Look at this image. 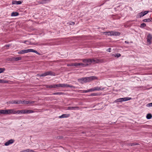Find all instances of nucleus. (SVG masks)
Returning a JSON list of instances; mask_svg holds the SVG:
<instances>
[{"instance_id":"473e14b6","label":"nucleus","mask_w":152,"mask_h":152,"mask_svg":"<svg viewBox=\"0 0 152 152\" xmlns=\"http://www.w3.org/2000/svg\"><path fill=\"white\" fill-rule=\"evenodd\" d=\"M1 114H4V110H0V115Z\"/></svg>"},{"instance_id":"aec40b11","label":"nucleus","mask_w":152,"mask_h":152,"mask_svg":"<svg viewBox=\"0 0 152 152\" xmlns=\"http://www.w3.org/2000/svg\"><path fill=\"white\" fill-rule=\"evenodd\" d=\"M16 114H25V110H16Z\"/></svg>"},{"instance_id":"de8ad7c7","label":"nucleus","mask_w":152,"mask_h":152,"mask_svg":"<svg viewBox=\"0 0 152 152\" xmlns=\"http://www.w3.org/2000/svg\"><path fill=\"white\" fill-rule=\"evenodd\" d=\"M27 42L26 41H25L24 42V43H26V42Z\"/></svg>"},{"instance_id":"c85d7f7f","label":"nucleus","mask_w":152,"mask_h":152,"mask_svg":"<svg viewBox=\"0 0 152 152\" xmlns=\"http://www.w3.org/2000/svg\"><path fill=\"white\" fill-rule=\"evenodd\" d=\"M63 94V93L61 92H57V93H55L53 94L54 95H61Z\"/></svg>"},{"instance_id":"2eb2a0df","label":"nucleus","mask_w":152,"mask_h":152,"mask_svg":"<svg viewBox=\"0 0 152 152\" xmlns=\"http://www.w3.org/2000/svg\"><path fill=\"white\" fill-rule=\"evenodd\" d=\"M88 65V64H83L82 63H77V66H80L81 67H84L87 66Z\"/></svg>"},{"instance_id":"6ab92c4d","label":"nucleus","mask_w":152,"mask_h":152,"mask_svg":"<svg viewBox=\"0 0 152 152\" xmlns=\"http://www.w3.org/2000/svg\"><path fill=\"white\" fill-rule=\"evenodd\" d=\"M68 110H76L79 109L78 107H68L67 108Z\"/></svg>"},{"instance_id":"c756f323","label":"nucleus","mask_w":152,"mask_h":152,"mask_svg":"<svg viewBox=\"0 0 152 152\" xmlns=\"http://www.w3.org/2000/svg\"><path fill=\"white\" fill-rule=\"evenodd\" d=\"M138 144L137 143H131L128 144V146H134L137 145Z\"/></svg>"},{"instance_id":"b1692460","label":"nucleus","mask_w":152,"mask_h":152,"mask_svg":"<svg viewBox=\"0 0 152 152\" xmlns=\"http://www.w3.org/2000/svg\"><path fill=\"white\" fill-rule=\"evenodd\" d=\"M18 15L19 13L17 12H13L11 13V16H15Z\"/></svg>"},{"instance_id":"a211bd4d","label":"nucleus","mask_w":152,"mask_h":152,"mask_svg":"<svg viewBox=\"0 0 152 152\" xmlns=\"http://www.w3.org/2000/svg\"><path fill=\"white\" fill-rule=\"evenodd\" d=\"M46 72L47 75L55 76V73L51 71H48Z\"/></svg>"},{"instance_id":"a19ab883","label":"nucleus","mask_w":152,"mask_h":152,"mask_svg":"<svg viewBox=\"0 0 152 152\" xmlns=\"http://www.w3.org/2000/svg\"><path fill=\"white\" fill-rule=\"evenodd\" d=\"M59 87H61L63 88V84H58Z\"/></svg>"},{"instance_id":"a878e982","label":"nucleus","mask_w":152,"mask_h":152,"mask_svg":"<svg viewBox=\"0 0 152 152\" xmlns=\"http://www.w3.org/2000/svg\"><path fill=\"white\" fill-rule=\"evenodd\" d=\"M142 21L143 22H151V20L150 18H148V19H144L142 20Z\"/></svg>"},{"instance_id":"c9c22d12","label":"nucleus","mask_w":152,"mask_h":152,"mask_svg":"<svg viewBox=\"0 0 152 152\" xmlns=\"http://www.w3.org/2000/svg\"><path fill=\"white\" fill-rule=\"evenodd\" d=\"M146 26V24L144 23H143L141 24L140 27L141 28H143L145 27Z\"/></svg>"},{"instance_id":"0eeeda50","label":"nucleus","mask_w":152,"mask_h":152,"mask_svg":"<svg viewBox=\"0 0 152 152\" xmlns=\"http://www.w3.org/2000/svg\"><path fill=\"white\" fill-rule=\"evenodd\" d=\"M105 87H103L102 86H96L91 88V92L95 91H102L104 90Z\"/></svg>"},{"instance_id":"8fccbe9b","label":"nucleus","mask_w":152,"mask_h":152,"mask_svg":"<svg viewBox=\"0 0 152 152\" xmlns=\"http://www.w3.org/2000/svg\"><path fill=\"white\" fill-rule=\"evenodd\" d=\"M76 60H77L76 59H75V60H75V61H76Z\"/></svg>"},{"instance_id":"9d476101","label":"nucleus","mask_w":152,"mask_h":152,"mask_svg":"<svg viewBox=\"0 0 152 152\" xmlns=\"http://www.w3.org/2000/svg\"><path fill=\"white\" fill-rule=\"evenodd\" d=\"M149 11H145L143 12H142L138 14L139 17L141 18V17L147 14L148 13Z\"/></svg>"},{"instance_id":"dca6fc26","label":"nucleus","mask_w":152,"mask_h":152,"mask_svg":"<svg viewBox=\"0 0 152 152\" xmlns=\"http://www.w3.org/2000/svg\"><path fill=\"white\" fill-rule=\"evenodd\" d=\"M70 114H64L61 115H60L59 116V118H68Z\"/></svg>"},{"instance_id":"58836bf2","label":"nucleus","mask_w":152,"mask_h":152,"mask_svg":"<svg viewBox=\"0 0 152 152\" xmlns=\"http://www.w3.org/2000/svg\"><path fill=\"white\" fill-rule=\"evenodd\" d=\"M8 81H7V80H2L1 83H8Z\"/></svg>"},{"instance_id":"a18cd8bd","label":"nucleus","mask_w":152,"mask_h":152,"mask_svg":"<svg viewBox=\"0 0 152 152\" xmlns=\"http://www.w3.org/2000/svg\"><path fill=\"white\" fill-rule=\"evenodd\" d=\"M125 42L126 43H127V44H129V42L127 41H126Z\"/></svg>"},{"instance_id":"6e6552de","label":"nucleus","mask_w":152,"mask_h":152,"mask_svg":"<svg viewBox=\"0 0 152 152\" xmlns=\"http://www.w3.org/2000/svg\"><path fill=\"white\" fill-rule=\"evenodd\" d=\"M7 104H22L23 102H22V101L19 100H13L11 101H9L7 102Z\"/></svg>"},{"instance_id":"20e7f679","label":"nucleus","mask_w":152,"mask_h":152,"mask_svg":"<svg viewBox=\"0 0 152 152\" xmlns=\"http://www.w3.org/2000/svg\"><path fill=\"white\" fill-rule=\"evenodd\" d=\"M90 59L91 60L90 64L92 63L93 64L102 63L104 61L103 59H98L97 58Z\"/></svg>"},{"instance_id":"f3484780","label":"nucleus","mask_w":152,"mask_h":152,"mask_svg":"<svg viewBox=\"0 0 152 152\" xmlns=\"http://www.w3.org/2000/svg\"><path fill=\"white\" fill-rule=\"evenodd\" d=\"M22 4V2L20 1H13L12 2V4Z\"/></svg>"},{"instance_id":"ddd939ff","label":"nucleus","mask_w":152,"mask_h":152,"mask_svg":"<svg viewBox=\"0 0 152 152\" xmlns=\"http://www.w3.org/2000/svg\"><path fill=\"white\" fill-rule=\"evenodd\" d=\"M82 60L83 62L84 63H86V64H88V65L89 64H90V62L91 60L90 59H80Z\"/></svg>"},{"instance_id":"7c9ffc66","label":"nucleus","mask_w":152,"mask_h":152,"mask_svg":"<svg viewBox=\"0 0 152 152\" xmlns=\"http://www.w3.org/2000/svg\"><path fill=\"white\" fill-rule=\"evenodd\" d=\"M50 0H43L42 1V3L43 4H45L50 1Z\"/></svg>"},{"instance_id":"ea45409f","label":"nucleus","mask_w":152,"mask_h":152,"mask_svg":"<svg viewBox=\"0 0 152 152\" xmlns=\"http://www.w3.org/2000/svg\"><path fill=\"white\" fill-rule=\"evenodd\" d=\"M15 59V57H12L11 58V60L12 61H16Z\"/></svg>"},{"instance_id":"79ce46f5","label":"nucleus","mask_w":152,"mask_h":152,"mask_svg":"<svg viewBox=\"0 0 152 152\" xmlns=\"http://www.w3.org/2000/svg\"><path fill=\"white\" fill-rule=\"evenodd\" d=\"M111 48H109L106 51L110 52H111Z\"/></svg>"},{"instance_id":"423d86ee","label":"nucleus","mask_w":152,"mask_h":152,"mask_svg":"<svg viewBox=\"0 0 152 152\" xmlns=\"http://www.w3.org/2000/svg\"><path fill=\"white\" fill-rule=\"evenodd\" d=\"M132 99L131 97H126L117 99L115 101L116 102H122L130 100Z\"/></svg>"},{"instance_id":"4be33fe9","label":"nucleus","mask_w":152,"mask_h":152,"mask_svg":"<svg viewBox=\"0 0 152 152\" xmlns=\"http://www.w3.org/2000/svg\"><path fill=\"white\" fill-rule=\"evenodd\" d=\"M67 66H77V63L69 64H67Z\"/></svg>"},{"instance_id":"bb28decb","label":"nucleus","mask_w":152,"mask_h":152,"mask_svg":"<svg viewBox=\"0 0 152 152\" xmlns=\"http://www.w3.org/2000/svg\"><path fill=\"white\" fill-rule=\"evenodd\" d=\"M88 92H91V88L87 90H84L83 91V93H86Z\"/></svg>"},{"instance_id":"49530a36","label":"nucleus","mask_w":152,"mask_h":152,"mask_svg":"<svg viewBox=\"0 0 152 152\" xmlns=\"http://www.w3.org/2000/svg\"><path fill=\"white\" fill-rule=\"evenodd\" d=\"M2 80H0V83H2Z\"/></svg>"},{"instance_id":"393cba45","label":"nucleus","mask_w":152,"mask_h":152,"mask_svg":"<svg viewBox=\"0 0 152 152\" xmlns=\"http://www.w3.org/2000/svg\"><path fill=\"white\" fill-rule=\"evenodd\" d=\"M152 117V115L151 114H148L146 115V118L148 119H150Z\"/></svg>"},{"instance_id":"e433bc0d","label":"nucleus","mask_w":152,"mask_h":152,"mask_svg":"<svg viewBox=\"0 0 152 152\" xmlns=\"http://www.w3.org/2000/svg\"><path fill=\"white\" fill-rule=\"evenodd\" d=\"M22 59V58L21 57H16L15 58V61H19V60H21Z\"/></svg>"},{"instance_id":"4468645a","label":"nucleus","mask_w":152,"mask_h":152,"mask_svg":"<svg viewBox=\"0 0 152 152\" xmlns=\"http://www.w3.org/2000/svg\"><path fill=\"white\" fill-rule=\"evenodd\" d=\"M22 102H23V104H30L32 105L35 102L34 101H25L24 100L22 101Z\"/></svg>"},{"instance_id":"f8f14e48","label":"nucleus","mask_w":152,"mask_h":152,"mask_svg":"<svg viewBox=\"0 0 152 152\" xmlns=\"http://www.w3.org/2000/svg\"><path fill=\"white\" fill-rule=\"evenodd\" d=\"M14 142V140L12 139H11L10 140H9L8 141L6 142L5 144L4 145L5 146H8L9 145H10L11 144H12Z\"/></svg>"},{"instance_id":"4c0bfd02","label":"nucleus","mask_w":152,"mask_h":152,"mask_svg":"<svg viewBox=\"0 0 152 152\" xmlns=\"http://www.w3.org/2000/svg\"><path fill=\"white\" fill-rule=\"evenodd\" d=\"M121 56V54L120 53H118L115 54V57L118 58Z\"/></svg>"},{"instance_id":"f257e3e1","label":"nucleus","mask_w":152,"mask_h":152,"mask_svg":"<svg viewBox=\"0 0 152 152\" xmlns=\"http://www.w3.org/2000/svg\"><path fill=\"white\" fill-rule=\"evenodd\" d=\"M94 77H83L78 79V81L82 83L89 82L94 79Z\"/></svg>"},{"instance_id":"cd10ccee","label":"nucleus","mask_w":152,"mask_h":152,"mask_svg":"<svg viewBox=\"0 0 152 152\" xmlns=\"http://www.w3.org/2000/svg\"><path fill=\"white\" fill-rule=\"evenodd\" d=\"M47 88H55V84L51 85L48 86Z\"/></svg>"},{"instance_id":"2f4dec72","label":"nucleus","mask_w":152,"mask_h":152,"mask_svg":"<svg viewBox=\"0 0 152 152\" xmlns=\"http://www.w3.org/2000/svg\"><path fill=\"white\" fill-rule=\"evenodd\" d=\"M5 70L4 68H0V73L3 72Z\"/></svg>"},{"instance_id":"5701e85b","label":"nucleus","mask_w":152,"mask_h":152,"mask_svg":"<svg viewBox=\"0 0 152 152\" xmlns=\"http://www.w3.org/2000/svg\"><path fill=\"white\" fill-rule=\"evenodd\" d=\"M37 76H39L40 77H45V76H47L46 72H45L44 73L42 74H37Z\"/></svg>"},{"instance_id":"37998d69","label":"nucleus","mask_w":152,"mask_h":152,"mask_svg":"<svg viewBox=\"0 0 152 152\" xmlns=\"http://www.w3.org/2000/svg\"><path fill=\"white\" fill-rule=\"evenodd\" d=\"M55 88L56 87H59L58 84H55Z\"/></svg>"},{"instance_id":"9b49d317","label":"nucleus","mask_w":152,"mask_h":152,"mask_svg":"<svg viewBox=\"0 0 152 152\" xmlns=\"http://www.w3.org/2000/svg\"><path fill=\"white\" fill-rule=\"evenodd\" d=\"M63 88H67V87H69L70 88H73L74 89L75 88V87L73 86L69 85L67 84H63Z\"/></svg>"},{"instance_id":"c03bdc74","label":"nucleus","mask_w":152,"mask_h":152,"mask_svg":"<svg viewBox=\"0 0 152 152\" xmlns=\"http://www.w3.org/2000/svg\"><path fill=\"white\" fill-rule=\"evenodd\" d=\"M75 23L74 22H71L70 23V25H74Z\"/></svg>"},{"instance_id":"f704fd0d","label":"nucleus","mask_w":152,"mask_h":152,"mask_svg":"<svg viewBox=\"0 0 152 152\" xmlns=\"http://www.w3.org/2000/svg\"><path fill=\"white\" fill-rule=\"evenodd\" d=\"M146 106L147 107H152V102L147 104Z\"/></svg>"},{"instance_id":"412c9836","label":"nucleus","mask_w":152,"mask_h":152,"mask_svg":"<svg viewBox=\"0 0 152 152\" xmlns=\"http://www.w3.org/2000/svg\"><path fill=\"white\" fill-rule=\"evenodd\" d=\"M34 113V111L32 110H25V114H30Z\"/></svg>"},{"instance_id":"7ed1b4c3","label":"nucleus","mask_w":152,"mask_h":152,"mask_svg":"<svg viewBox=\"0 0 152 152\" xmlns=\"http://www.w3.org/2000/svg\"><path fill=\"white\" fill-rule=\"evenodd\" d=\"M103 34L107 35L108 36H119L120 34V33L118 31H110L108 32H103Z\"/></svg>"},{"instance_id":"1a4fd4ad","label":"nucleus","mask_w":152,"mask_h":152,"mask_svg":"<svg viewBox=\"0 0 152 152\" xmlns=\"http://www.w3.org/2000/svg\"><path fill=\"white\" fill-rule=\"evenodd\" d=\"M152 39V35L150 34H148L147 37V41L149 45H150L151 43V40Z\"/></svg>"},{"instance_id":"09e8293b","label":"nucleus","mask_w":152,"mask_h":152,"mask_svg":"<svg viewBox=\"0 0 152 152\" xmlns=\"http://www.w3.org/2000/svg\"><path fill=\"white\" fill-rule=\"evenodd\" d=\"M45 45V44H40V45Z\"/></svg>"},{"instance_id":"39448f33","label":"nucleus","mask_w":152,"mask_h":152,"mask_svg":"<svg viewBox=\"0 0 152 152\" xmlns=\"http://www.w3.org/2000/svg\"><path fill=\"white\" fill-rule=\"evenodd\" d=\"M16 114V110L14 109L4 110V114L10 115Z\"/></svg>"},{"instance_id":"f03ea898","label":"nucleus","mask_w":152,"mask_h":152,"mask_svg":"<svg viewBox=\"0 0 152 152\" xmlns=\"http://www.w3.org/2000/svg\"><path fill=\"white\" fill-rule=\"evenodd\" d=\"M31 52L35 53L39 55L40 54V53H38L37 51L31 49L23 50L20 51L18 52V53L19 54H23L25 53H27Z\"/></svg>"},{"instance_id":"72a5a7b5","label":"nucleus","mask_w":152,"mask_h":152,"mask_svg":"<svg viewBox=\"0 0 152 152\" xmlns=\"http://www.w3.org/2000/svg\"><path fill=\"white\" fill-rule=\"evenodd\" d=\"M98 95V94L97 93H93L91 94V96H97Z\"/></svg>"}]
</instances>
